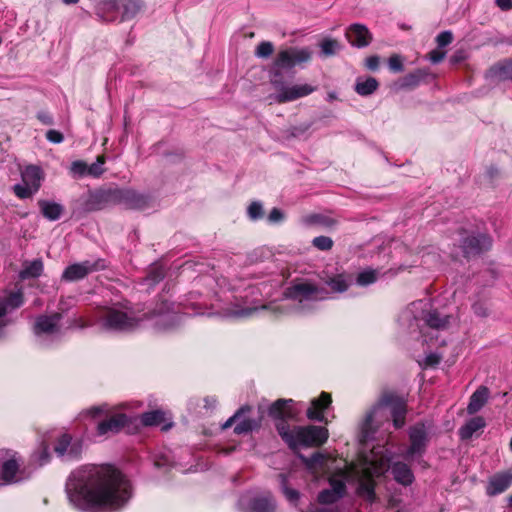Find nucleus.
I'll use <instances>...</instances> for the list:
<instances>
[{"mask_svg":"<svg viewBox=\"0 0 512 512\" xmlns=\"http://www.w3.org/2000/svg\"><path fill=\"white\" fill-rule=\"evenodd\" d=\"M76 494L88 508L122 507L131 497V485L122 473L110 465L94 467L80 473Z\"/></svg>","mask_w":512,"mask_h":512,"instance_id":"f257e3e1","label":"nucleus"},{"mask_svg":"<svg viewBox=\"0 0 512 512\" xmlns=\"http://www.w3.org/2000/svg\"><path fill=\"white\" fill-rule=\"evenodd\" d=\"M165 304L144 313L141 317L129 316L114 307L100 306L94 312L95 322L106 331L127 332L137 328L141 321L152 319L164 312Z\"/></svg>","mask_w":512,"mask_h":512,"instance_id":"f03ea898","label":"nucleus"},{"mask_svg":"<svg viewBox=\"0 0 512 512\" xmlns=\"http://www.w3.org/2000/svg\"><path fill=\"white\" fill-rule=\"evenodd\" d=\"M278 434L293 452L300 446L320 447L329 437L328 429L323 426H286L283 423L278 426Z\"/></svg>","mask_w":512,"mask_h":512,"instance_id":"7ed1b4c3","label":"nucleus"},{"mask_svg":"<svg viewBox=\"0 0 512 512\" xmlns=\"http://www.w3.org/2000/svg\"><path fill=\"white\" fill-rule=\"evenodd\" d=\"M116 205L114 188L90 189L74 203L73 214L82 216Z\"/></svg>","mask_w":512,"mask_h":512,"instance_id":"20e7f679","label":"nucleus"},{"mask_svg":"<svg viewBox=\"0 0 512 512\" xmlns=\"http://www.w3.org/2000/svg\"><path fill=\"white\" fill-rule=\"evenodd\" d=\"M88 414L96 419L105 416L97 423L95 433L99 437H109L118 434L124 427L131 423L130 418L125 413H112L105 406H93L88 410Z\"/></svg>","mask_w":512,"mask_h":512,"instance_id":"39448f33","label":"nucleus"},{"mask_svg":"<svg viewBox=\"0 0 512 512\" xmlns=\"http://www.w3.org/2000/svg\"><path fill=\"white\" fill-rule=\"evenodd\" d=\"M283 295L286 299L303 304L308 301H323L328 299V290L307 280L294 281L287 287Z\"/></svg>","mask_w":512,"mask_h":512,"instance_id":"423d86ee","label":"nucleus"},{"mask_svg":"<svg viewBox=\"0 0 512 512\" xmlns=\"http://www.w3.org/2000/svg\"><path fill=\"white\" fill-rule=\"evenodd\" d=\"M382 474L383 463L381 460H373L369 466L361 467L358 471L357 494L369 503H374L377 500L375 478Z\"/></svg>","mask_w":512,"mask_h":512,"instance_id":"0eeeda50","label":"nucleus"},{"mask_svg":"<svg viewBox=\"0 0 512 512\" xmlns=\"http://www.w3.org/2000/svg\"><path fill=\"white\" fill-rule=\"evenodd\" d=\"M380 407L390 409L393 426L395 429H401L406 423V415L408 412L407 399L394 391H384L379 400Z\"/></svg>","mask_w":512,"mask_h":512,"instance_id":"6e6552de","label":"nucleus"},{"mask_svg":"<svg viewBox=\"0 0 512 512\" xmlns=\"http://www.w3.org/2000/svg\"><path fill=\"white\" fill-rule=\"evenodd\" d=\"M311 58L312 52L309 48L289 47L278 52L272 66L280 70H287L296 65L307 63Z\"/></svg>","mask_w":512,"mask_h":512,"instance_id":"1a4fd4ad","label":"nucleus"},{"mask_svg":"<svg viewBox=\"0 0 512 512\" xmlns=\"http://www.w3.org/2000/svg\"><path fill=\"white\" fill-rule=\"evenodd\" d=\"M106 267L103 259L95 261L85 260L80 263H74L65 268L62 274V280L75 282L84 279L90 273L103 270Z\"/></svg>","mask_w":512,"mask_h":512,"instance_id":"9d476101","label":"nucleus"},{"mask_svg":"<svg viewBox=\"0 0 512 512\" xmlns=\"http://www.w3.org/2000/svg\"><path fill=\"white\" fill-rule=\"evenodd\" d=\"M293 399H277L268 408V415L275 420V428L278 432V426L281 423L291 426L288 420H294L297 417V411L293 407Z\"/></svg>","mask_w":512,"mask_h":512,"instance_id":"9b49d317","label":"nucleus"},{"mask_svg":"<svg viewBox=\"0 0 512 512\" xmlns=\"http://www.w3.org/2000/svg\"><path fill=\"white\" fill-rule=\"evenodd\" d=\"M491 246L492 240L490 236L483 233L467 236L461 243L463 256L468 260L488 251Z\"/></svg>","mask_w":512,"mask_h":512,"instance_id":"f8f14e48","label":"nucleus"},{"mask_svg":"<svg viewBox=\"0 0 512 512\" xmlns=\"http://www.w3.org/2000/svg\"><path fill=\"white\" fill-rule=\"evenodd\" d=\"M410 445L405 453L408 459L416 454L423 455L427 449L429 438L424 423H417L409 429Z\"/></svg>","mask_w":512,"mask_h":512,"instance_id":"ddd939ff","label":"nucleus"},{"mask_svg":"<svg viewBox=\"0 0 512 512\" xmlns=\"http://www.w3.org/2000/svg\"><path fill=\"white\" fill-rule=\"evenodd\" d=\"M116 205L126 209H143L148 205V198L130 188L114 187Z\"/></svg>","mask_w":512,"mask_h":512,"instance_id":"4468645a","label":"nucleus"},{"mask_svg":"<svg viewBox=\"0 0 512 512\" xmlns=\"http://www.w3.org/2000/svg\"><path fill=\"white\" fill-rule=\"evenodd\" d=\"M347 41L356 48H365L373 41V35L368 27L361 23L349 25L345 31Z\"/></svg>","mask_w":512,"mask_h":512,"instance_id":"2eb2a0df","label":"nucleus"},{"mask_svg":"<svg viewBox=\"0 0 512 512\" xmlns=\"http://www.w3.org/2000/svg\"><path fill=\"white\" fill-rule=\"evenodd\" d=\"M332 403V396L330 393L322 391L319 397L311 400L310 406L307 409L306 416L311 421L325 422L327 420L324 412Z\"/></svg>","mask_w":512,"mask_h":512,"instance_id":"dca6fc26","label":"nucleus"},{"mask_svg":"<svg viewBox=\"0 0 512 512\" xmlns=\"http://www.w3.org/2000/svg\"><path fill=\"white\" fill-rule=\"evenodd\" d=\"M512 485V472L502 471L492 475L486 485V494L496 496L505 492Z\"/></svg>","mask_w":512,"mask_h":512,"instance_id":"f3484780","label":"nucleus"},{"mask_svg":"<svg viewBox=\"0 0 512 512\" xmlns=\"http://www.w3.org/2000/svg\"><path fill=\"white\" fill-rule=\"evenodd\" d=\"M314 90H315V88L309 84L294 85L291 87H286V88H283L282 91L276 95L275 100L279 104L291 102L296 99L308 96Z\"/></svg>","mask_w":512,"mask_h":512,"instance_id":"a211bd4d","label":"nucleus"},{"mask_svg":"<svg viewBox=\"0 0 512 512\" xmlns=\"http://www.w3.org/2000/svg\"><path fill=\"white\" fill-rule=\"evenodd\" d=\"M97 15L107 22L116 21L121 17V0H102L97 5Z\"/></svg>","mask_w":512,"mask_h":512,"instance_id":"6ab92c4d","label":"nucleus"},{"mask_svg":"<svg viewBox=\"0 0 512 512\" xmlns=\"http://www.w3.org/2000/svg\"><path fill=\"white\" fill-rule=\"evenodd\" d=\"M391 473L394 480L403 486L411 485L415 479L411 468L401 461L392 464Z\"/></svg>","mask_w":512,"mask_h":512,"instance_id":"aec40b11","label":"nucleus"},{"mask_svg":"<svg viewBox=\"0 0 512 512\" xmlns=\"http://www.w3.org/2000/svg\"><path fill=\"white\" fill-rule=\"evenodd\" d=\"M486 426V422L482 416H475L469 419L460 429L459 437L461 440H469Z\"/></svg>","mask_w":512,"mask_h":512,"instance_id":"412c9836","label":"nucleus"},{"mask_svg":"<svg viewBox=\"0 0 512 512\" xmlns=\"http://www.w3.org/2000/svg\"><path fill=\"white\" fill-rule=\"evenodd\" d=\"M22 181L24 184L32 187L34 191H38L41 186V180L43 178L42 170L36 165H28L22 171Z\"/></svg>","mask_w":512,"mask_h":512,"instance_id":"4be33fe9","label":"nucleus"},{"mask_svg":"<svg viewBox=\"0 0 512 512\" xmlns=\"http://www.w3.org/2000/svg\"><path fill=\"white\" fill-rule=\"evenodd\" d=\"M38 205L43 217L48 219L49 221L58 220L64 211V207L56 202L39 200Z\"/></svg>","mask_w":512,"mask_h":512,"instance_id":"5701e85b","label":"nucleus"},{"mask_svg":"<svg viewBox=\"0 0 512 512\" xmlns=\"http://www.w3.org/2000/svg\"><path fill=\"white\" fill-rule=\"evenodd\" d=\"M351 276L341 273L328 277L325 284L330 287L334 293H344L348 290L351 284Z\"/></svg>","mask_w":512,"mask_h":512,"instance_id":"b1692460","label":"nucleus"},{"mask_svg":"<svg viewBox=\"0 0 512 512\" xmlns=\"http://www.w3.org/2000/svg\"><path fill=\"white\" fill-rule=\"evenodd\" d=\"M276 503L271 495L255 497L250 502L251 512H275Z\"/></svg>","mask_w":512,"mask_h":512,"instance_id":"393cba45","label":"nucleus"},{"mask_svg":"<svg viewBox=\"0 0 512 512\" xmlns=\"http://www.w3.org/2000/svg\"><path fill=\"white\" fill-rule=\"evenodd\" d=\"M488 389L486 387L478 388L470 397L467 411L469 414L477 413L487 402Z\"/></svg>","mask_w":512,"mask_h":512,"instance_id":"a878e982","label":"nucleus"},{"mask_svg":"<svg viewBox=\"0 0 512 512\" xmlns=\"http://www.w3.org/2000/svg\"><path fill=\"white\" fill-rule=\"evenodd\" d=\"M141 0H121V21H127L134 18L142 9Z\"/></svg>","mask_w":512,"mask_h":512,"instance_id":"bb28decb","label":"nucleus"},{"mask_svg":"<svg viewBox=\"0 0 512 512\" xmlns=\"http://www.w3.org/2000/svg\"><path fill=\"white\" fill-rule=\"evenodd\" d=\"M379 87V82L374 77H368L365 80L357 79L354 90L360 96H369Z\"/></svg>","mask_w":512,"mask_h":512,"instance_id":"cd10ccee","label":"nucleus"},{"mask_svg":"<svg viewBox=\"0 0 512 512\" xmlns=\"http://www.w3.org/2000/svg\"><path fill=\"white\" fill-rule=\"evenodd\" d=\"M425 76V71L417 69L403 76L399 80V87L402 89H413L420 84V82L424 79Z\"/></svg>","mask_w":512,"mask_h":512,"instance_id":"c85d7f7f","label":"nucleus"},{"mask_svg":"<svg viewBox=\"0 0 512 512\" xmlns=\"http://www.w3.org/2000/svg\"><path fill=\"white\" fill-rule=\"evenodd\" d=\"M490 73L500 80L512 79V59H505L493 65L490 68Z\"/></svg>","mask_w":512,"mask_h":512,"instance_id":"c756f323","label":"nucleus"},{"mask_svg":"<svg viewBox=\"0 0 512 512\" xmlns=\"http://www.w3.org/2000/svg\"><path fill=\"white\" fill-rule=\"evenodd\" d=\"M165 421V413L162 410H151L140 415V422L145 427L158 426Z\"/></svg>","mask_w":512,"mask_h":512,"instance_id":"7c9ffc66","label":"nucleus"},{"mask_svg":"<svg viewBox=\"0 0 512 512\" xmlns=\"http://www.w3.org/2000/svg\"><path fill=\"white\" fill-rule=\"evenodd\" d=\"M57 327L51 322L47 315L39 316L34 324V332L36 335L53 334L57 332Z\"/></svg>","mask_w":512,"mask_h":512,"instance_id":"2f4dec72","label":"nucleus"},{"mask_svg":"<svg viewBox=\"0 0 512 512\" xmlns=\"http://www.w3.org/2000/svg\"><path fill=\"white\" fill-rule=\"evenodd\" d=\"M19 470V465L15 459L6 460L2 464L1 478L5 483L14 481L16 474Z\"/></svg>","mask_w":512,"mask_h":512,"instance_id":"473e14b6","label":"nucleus"},{"mask_svg":"<svg viewBox=\"0 0 512 512\" xmlns=\"http://www.w3.org/2000/svg\"><path fill=\"white\" fill-rule=\"evenodd\" d=\"M320 48H321V55L323 57H331V56H334L336 55L340 49H341V44L340 42L337 40V39H333V38H324L320 44H319Z\"/></svg>","mask_w":512,"mask_h":512,"instance_id":"72a5a7b5","label":"nucleus"},{"mask_svg":"<svg viewBox=\"0 0 512 512\" xmlns=\"http://www.w3.org/2000/svg\"><path fill=\"white\" fill-rule=\"evenodd\" d=\"M43 268V262L40 259H36L25 266V268L20 272V277L22 279L38 278L41 276Z\"/></svg>","mask_w":512,"mask_h":512,"instance_id":"f704fd0d","label":"nucleus"},{"mask_svg":"<svg viewBox=\"0 0 512 512\" xmlns=\"http://www.w3.org/2000/svg\"><path fill=\"white\" fill-rule=\"evenodd\" d=\"M305 222L309 225L317 224L326 228H332L337 225V220L323 214H310L305 217Z\"/></svg>","mask_w":512,"mask_h":512,"instance_id":"c9c22d12","label":"nucleus"},{"mask_svg":"<svg viewBox=\"0 0 512 512\" xmlns=\"http://www.w3.org/2000/svg\"><path fill=\"white\" fill-rule=\"evenodd\" d=\"M426 324L433 329H443L448 325V320L440 316L436 310L430 311L425 316Z\"/></svg>","mask_w":512,"mask_h":512,"instance_id":"e433bc0d","label":"nucleus"},{"mask_svg":"<svg viewBox=\"0 0 512 512\" xmlns=\"http://www.w3.org/2000/svg\"><path fill=\"white\" fill-rule=\"evenodd\" d=\"M260 427V422L251 418L240 420L234 427V433L237 435L247 434Z\"/></svg>","mask_w":512,"mask_h":512,"instance_id":"4c0bfd02","label":"nucleus"},{"mask_svg":"<svg viewBox=\"0 0 512 512\" xmlns=\"http://www.w3.org/2000/svg\"><path fill=\"white\" fill-rule=\"evenodd\" d=\"M279 478L281 489L286 499L292 503H296L299 500L300 493L296 489L290 488L288 486V479L285 474H279Z\"/></svg>","mask_w":512,"mask_h":512,"instance_id":"58836bf2","label":"nucleus"},{"mask_svg":"<svg viewBox=\"0 0 512 512\" xmlns=\"http://www.w3.org/2000/svg\"><path fill=\"white\" fill-rule=\"evenodd\" d=\"M105 162L106 156L104 154L98 155L96 162L88 165V175L94 178H99L105 172V168L103 167Z\"/></svg>","mask_w":512,"mask_h":512,"instance_id":"ea45409f","label":"nucleus"},{"mask_svg":"<svg viewBox=\"0 0 512 512\" xmlns=\"http://www.w3.org/2000/svg\"><path fill=\"white\" fill-rule=\"evenodd\" d=\"M71 441H72L71 435H69V434L61 435L57 439V441H56V443L54 445V451L59 456H64L68 452V449L70 447Z\"/></svg>","mask_w":512,"mask_h":512,"instance_id":"a19ab883","label":"nucleus"},{"mask_svg":"<svg viewBox=\"0 0 512 512\" xmlns=\"http://www.w3.org/2000/svg\"><path fill=\"white\" fill-rule=\"evenodd\" d=\"M165 277L164 268L160 265H152L147 274V280L152 284H157Z\"/></svg>","mask_w":512,"mask_h":512,"instance_id":"79ce46f5","label":"nucleus"},{"mask_svg":"<svg viewBox=\"0 0 512 512\" xmlns=\"http://www.w3.org/2000/svg\"><path fill=\"white\" fill-rule=\"evenodd\" d=\"M377 280V273L375 270H365L357 275L356 281L360 286H367L373 284Z\"/></svg>","mask_w":512,"mask_h":512,"instance_id":"37998d69","label":"nucleus"},{"mask_svg":"<svg viewBox=\"0 0 512 512\" xmlns=\"http://www.w3.org/2000/svg\"><path fill=\"white\" fill-rule=\"evenodd\" d=\"M251 411V406L244 405L240 407L230 418L226 420V422L222 425V429L226 430L233 426L236 422H238L241 417L245 414Z\"/></svg>","mask_w":512,"mask_h":512,"instance_id":"c03bdc74","label":"nucleus"},{"mask_svg":"<svg viewBox=\"0 0 512 512\" xmlns=\"http://www.w3.org/2000/svg\"><path fill=\"white\" fill-rule=\"evenodd\" d=\"M333 240L328 236H318L312 240V245L321 251H329L333 247Z\"/></svg>","mask_w":512,"mask_h":512,"instance_id":"a18cd8bd","label":"nucleus"},{"mask_svg":"<svg viewBox=\"0 0 512 512\" xmlns=\"http://www.w3.org/2000/svg\"><path fill=\"white\" fill-rule=\"evenodd\" d=\"M339 499H341L339 496H337L334 492H332L329 489L322 490L317 497V500L320 504H333L337 502Z\"/></svg>","mask_w":512,"mask_h":512,"instance_id":"49530a36","label":"nucleus"},{"mask_svg":"<svg viewBox=\"0 0 512 512\" xmlns=\"http://www.w3.org/2000/svg\"><path fill=\"white\" fill-rule=\"evenodd\" d=\"M13 192L14 194L20 198V199H28L32 197L34 193L37 191H34V189L26 184L20 185L16 184L13 186Z\"/></svg>","mask_w":512,"mask_h":512,"instance_id":"de8ad7c7","label":"nucleus"},{"mask_svg":"<svg viewBox=\"0 0 512 512\" xmlns=\"http://www.w3.org/2000/svg\"><path fill=\"white\" fill-rule=\"evenodd\" d=\"M270 73L271 84L277 91L281 92L283 88H286L283 82L282 70L274 68V66H272Z\"/></svg>","mask_w":512,"mask_h":512,"instance_id":"09e8293b","label":"nucleus"},{"mask_svg":"<svg viewBox=\"0 0 512 512\" xmlns=\"http://www.w3.org/2000/svg\"><path fill=\"white\" fill-rule=\"evenodd\" d=\"M274 46L269 41H262L256 48L255 55L259 58H268L272 55Z\"/></svg>","mask_w":512,"mask_h":512,"instance_id":"8fccbe9b","label":"nucleus"},{"mask_svg":"<svg viewBox=\"0 0 512 512\" xmlns=\"http://www.w3.org/2000/svg\"><path fill=\"white\" fill-rule=\"evenodd\" d=\"M329 484L331 486L329 490L334 492L340 498L346 494V484L343 480L331 477L329 479Z\"/></svg>","mask_w":512,"mask_h":512,"instance_id":"3c124183","label":"nucleus"},{"mask_svg":"<svg viewBox=\"0 0 512 512\" xmlns=\"http://www.w3.org/2000/svg\"><path fill=\"white\" fill-rule=\"evenodd\" d=\"M70 172L79 177L88 175V164L83 160H76L71 163Z\"/></svg>","mask_w":512,"mask_h":512,"instance_id":"603ef678","label":"nucleus"},{"mask_svg":"<svg viewBox=\"0 0 512 512\" xmlns=\"http://www.w3.org/2000/svg\"><path fill=\"white\" fill-rule=\"evenodd\" d=\"M453 39H454L453 33L450 30H445V31L440 32L436 36L435 41L437 43L438 48H444V47L450 45L453 42Z\"/></svg>","mask_w":512,"mask_h":512,"instance_id":"864d4df0","label":"nucleus"},{"mask_svg":"<svg viewBox=\"0 0 512 512\" xmlns=\"http://www.w3.org/2000/svg\"><path fill=\"white\" fill-rule=\"evenodd\" d=\"M374 411L366 413L364 421L361 426V433L363 438H367L372 432V423L374 421Z\"/></svg>","mask_w":512,"mask_h":512,"instance_id":"5fc2aeb1","label":"nucleus"},{"mask_svg":"<svg viewBox=\"0 0 512 512\" xmlns=\"http://www.w3.org/2000/svg\"><path fill=\"white\" fill-rule=\"evenodd\" d=\"M388 66L393 73L402 72L404 70L402 57L398 54H393L388 60Z\"/></svg>","mask_w":512,"mask_h":512,"instance_id":"6e6d98bb","label":"nucleus"},{"mask_svg":"<svg viewBox=\"0 0 512 512\" xmlns=\"http://www.w3.org/2000/svg\"><path fill=\"white\" fill-rule=\"evenodd\" d=\"M472 310L475 315L483 318L488 317L490 313L488 304L482 300L474 302L472 305Z\"/></svg>","mask_w":512,"mask_h":512,"instance_id":"4d7b16f0","label":"nucleus"},{"mask_svg":"<svg viewBox=\"0 0 512 512\" xmlns=\"http://www.w3.org/2000/svg\"><path fill=\"white\" fill-rule=\"evenodd\" d=\"M248 215L252 220H257L262 218L263 216V208L261 203L259 202H252L248 207Z\"/></svg>","mask_w":512,"mask_h":512,"instance_id":"13d9d810","label":"nucleus"},{"mask_svg":"<svg viewBox=\"0 0 512 512\" xmlns=\"http://www.w3.org/2000/svg\"><path fill=\"white\" fill-rule=\"evenodd\" d=\"M430 61L433 64L440 63L446 56V51L441 50V48H436L429 52L428 54Z\"/></svg>","mask_w":512,"mask_h":512,"instance_id":"bf43d9fd","label":"nucleus"},{"mask_svg":"<svg viewBox=\"0 0 512 512\" xmlns=\"http://www.w3.org/2000/svg\"><path fill=\"white\" fill-rule=\"evenodd\" d=\"M46 139L52 143L59 144L63 142L64 136L60 131L51 129L46 132Z\"/></svg>","mask_w":512,"mask_h":512,"instance_id":"052dcab7","label":"nucleus"},{"mask_svg":"<svg viewBox=\"0 0 512 512\" xmlns=\"http://www.w3.org/2000/svg\"><path fill=\"white\" fill-rule=\"evenodd\" d=\"M301 459L307 466L312 467L322 462L323 455L319 452H315L309 458L301 456Z\"/></svg>","mask_w":512,"mask_h":512,"instance_id":"680f3d73","label":"nucleus"},{"mask_svg":"<svg viewBox=\"0 0 512 512\" xmlns=\"http://www.w3.org/2000/svg\"><path fill=\"white\" fill-rule=\"evenodd\" d=\"M380 58L377 55H372L366 58L365 66L371 71H376L379 68Z\"/></svg>","mask_w":512,"mask_h":512,"instance_id":"e2e57ef3","label":"nucleus"},{"mask_svg":"<svg viewBox=\"0 0 512 512\" xmlns=\"http://www.w3.org/2000/svg\"><path fill=\"white\" fill-rule=\"evenodd\" d=\"M284 219V214L283 212L278 209V208H273L269 215H268V220L271 222V223H276V222H279V221H282Z\"/></svg>","mask_w":512,"mask_h":512,"instance_id":"0e129e2a","label":"nucleus"},{"mask_svg":"<svg viewBox=\"0 0 512 512\" xmlns=\"http://www.w3.org/2000/svg\"><path fill=\"white\" fill-rule=\"evenodd\" d=\"M22 303H23V298L20 293H12L8 297V304H10L14 308L20 307L22 305Z\"/></svg>","mask_w":512,"mask_h":512,"instance_id":"69168bd1","label":"nucleus"},{"mask_svg":"<svg viewBox=\"0 0 512 512\" xmlns=\"http://www.w3.org/2000/svg\"><path fill=\"white\" fill-rule=\"evenodd\" d=\"M441 362V356L436 353H430L425 358V365L428 367H434Z\"/></svg>","mask_w":512,"mask_h":512,"instance_id":"338daca9","label":"nucleus"},{"mask_svg":"<svg viewBox=\"0 0 512 512\" xmlns=\"http://www.w3.org/2000/svg\"><path fill=\"white\" fill-rule=\"evenodd\" d=\"M36 117L44 125H52L54 123L53 117L46 111H39Z\"/></svg>","mask_w":512,"mask_h":512,"instance_id":"774afa93","label":"nucleus"}]
</instances>
